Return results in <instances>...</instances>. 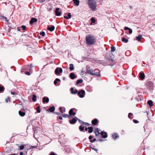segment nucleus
<instances>
[{
  "label": "nucleus",
  "instance_id": "obj_1",
  "mask_svg": "<svg viewBox=\"0 0 155 155\" xmlns=\"http://www.w3.org/2000/svg\"><path fill=\"white\" fill-rule=\"evenodd\" d=\"M86 40L87 44L89 45L94 44L96 42V38L91 35L87 36Z\"/></svg>",
  "mask_w": 155,
  "mask_h": 155
},
{
  "label": "nucleus",
  "instance_id": "obj_2",
  "mask_svg": "<svg viewBox=\"0 0 155 155\" xmlns=\"http://www.w3.org/2000/svg\"><path fill=\"white\" fill-rule=\"evenodd\" d=\"M95 0H88V4L91 10L93 11H96L97 6V3L94 1Z\"/></svg>",
  "mask_w": 155,
  "mask_h": 155
},
{
  "label": "nucleus",
  "instance_id": "obj_3",
  "mask_svg": "<svg viewBox=\"0 0 155 155\" xmlns=\"http://www.w3.org/2000/svg\"><path fill=\"white\" fill-rule=\"evenodd\" d=\"M85 94V91L83 90H81L78 93V95L81 98H83L84 97Z\"/></svg>",
  "mask_w": 155,
  "mask_h": 155
},
{
  "label": "nucleus",
  "instance_id": "obj_4",
  "mask_svg": "<svg viewBox=\"0 0 155 155\" xmlns=\"http://www.w3.org/2000/svg\"><path fill=\"white\" fill-rule=\"evenodd\" d=\"M62 72V70L61 68H57L55 70V73L56 75H58L60 73H61Z\"/></svg>",
  "mask_w": 155,
  "mask_h": 155
},
{
  "label": "nucleus",
  "instance_id": "obj_5",
  "mask_svg": "<svg viewBox=\"0 0 155 155\" xmlns=\"http://www.w3.org/2000/svg\"><path fill=\"white\" fill-rule=\"evenodd\" d=\"M86 73L92 75H97L96 74L94 73L93 70V69H87V70Z\"/></svg>",
  "mask_w": 155,
  "mask_h": 155
},
{
  "label": "nucleus",
  "instance_id": "obj_6",
  "mask_svg": "<svg viewBox=\"0 0 155 155\" xmlns=\"http://www.w3.org/2000/svg\"><path fill=\"white\" fill-rule=\"evenodd\" d=\"M94 73L96 74L97 75H94L98 76L99 77L101 76L100 74V71L98 69H95L94 70H93Z\"/></svg>",
  "mask_w": 155,
  "mask_h": 155
},
{
  "label": "nucleus",
  "instance_id": "obj_7",
  "mask_svg": "<svg viewBox=\"0 0 155 155\" xmlns=\"http://www.w3.org/2000/svg\"><path fill=\"white\" fill-rule=\"evenodd\" d=\"M139 78L142 80L144 79L145 78V75L143 72L141 71L139 73Z\"/></svg>",
  "mask_w": 155,
  "mask_h": 155
},
{
  "label": "nucleus",
  "instance_id": "obj_8",
  "mask_svg": "<svg viewBox=\"0 0 155 155\" xmlns=\"http://www.w3.org/2000/svg\"><path fill=\"white\" fill-rule=\"evenodd\" d=\"M43 102L44 103H47L49 102V98L47 97H44L42 99Z\"/></svg>",
  "mask_w": 155,
  "mask_h": 155
},
{
  "label": "nucleus",
  "instance_id": "obj_9",
  "mask_svg": "<svg viewBox=\"0 0 155 155\" xmlns=\"http://www.w3.org/2000/svg\"><path fill=\"white\" fill-rule=\"evenodd\" d=\"M37 21V19L36 18H32L30 21V23L31 24H33L34 23L36 22Z\"/></svg>",
  "mask_w": 155,
  "mask_h": 155
},
{
  "label": "nucleus",
  "instance_id": "obj_10",
  "mask_svg": "<svg viewBox=\"0 0 155 155\" xmlns=\"http://www.w3.org/2000/svg\"><path fill=\"white\" fill-rule=\"evenodd\" d=\"M59 8H57L55 11V15L57 16H59L61 15V12H59Z\"/></svg>",
  "mask_w": 155,
  "mask_h": 155
},
{
  "label": "nucleus",
  "instance_id": "obj_11",
  "mask_svg": "<svg viewBox=\"0 0 155 155\" xmlns=\"http://www.w3.org/2000/svg\"><path fill=\"white\" fill-rule=\"evenodd\" d=\"M77 119H78V118H74L72 119L71 120H69V122L71 124H74L77 121Z\"/></svg>",
  "mask_w": 155,
  "mask_h": 155
},
{
  "label": "nucleus",
  "instance_id": "obj_12",
  "mask_svg": "<svg viewBox=\"0 0 155 155\" xmlns=\"http://www.w3.org/2000/svg\"><path fill=\"white\" fill-rule=\"evenodd\" d=\"M112 137L113 138L114 140H116V139L118 138L119 137V136L116 133L113 134H112Z\"/></svg>",
  "mask_w": 155,
  "mask_h": 155
},
{
  "label": "nucleus",
  "instance_id": "obj_13",
  "mask_svg": "<svg viewBox=\"0 0 155 155\" xmlns=\"http://www.w3.org/2000/svg\"><path fill=\"white\" fill-rule=\"evenodd\" d=\"M70 90L71 91V93L73 94H76L77 93L78 91V90L77 89H75L74 91V89L73 87H71Z\"/></svg>",
  "mask_w": 155,
  "mask_h": 155
},
{
  "label": "nucleus",
  "instance_id": "obj_14",
  "mask_svg": "<svg viewBox=\"0 0 155 155\" xmlns=\"http://www.w3.org/2000/svg\"><path fill=\"white\" fill-rule=\"evenodd\" d=\"M69 114L70 115H73L74 116L75 115L76 113L75 112H73V109H71L69 112Z\"/></svg>",
  "mask_w": 155,
  "mask_h": 155
},
{
  "label": "nucleus",
  "instance_id": "obj_15",
  "mask_svg": "<svg viewBox=\"0 0 155 155\" xmlns=\"http://www.w3.org/2000/svg\"><path fill=\"white\" fill-rule=\"evenodd\" d=\"M101 135H102V137L104 138H105L107 137V133L106 132H101Z\"/></svg>",
  "mask_w": 155,
  "mask_h": 155
},
{
  "label": "nucleus",
  "instance_id": "obj_16",
  "mask_svg": "<svg viewBox=\"0 0 155 155\" xmlns=\"http://www.w3.org/2000/svg\"><path fill=\"white\" fill-rule=\"evenodd\" d=\"M98 122L97 120V119H95L92 121V124L94 125H96Z\"/></svg>",
  "mask_w": 155,
  "mask_h": 155
},
{
  "label": "nucleus",
  "instance_id": "obj_17",
  "mask_svg": "<svg viewBox=\"0 0 155 155\" xmlns=\"http://www.w3.org/2000/svg\"><path fill=\"white\" fill-rule=\"evenodd\" d=\"M47 29L50 31H53L54 29V26L52 25L51 27H48Z\"/></svg>",
  "mask_w": 155,
  "mask_h": 155
},
{
  "label": "nucleus",
  "instance_id": "obj_18",
  "mask_svg": "<svg viewBox=\"0 0 155 155\" xmlns=\"http://www.w3.org/2000/svg\"><path fill=\"white\" fill-rule=\"evenodd\" d=\"M70 77L72 79H74L76 77V76L73 73L70 74Z\"/></svg>",
  "mask_w": 155,
  "mask_h": 155
},
{
  "label": "nucleus",
  "instance_id": "obj_19",
  "mask_svg": "<svg viewBox=\"0 0 155 155\" xmlns=\"http://www.w3.org/2000/svg\"><path fill=\"white\" fill-rule=\"evenodd\" d=\"M124 30H129V33L130 34H131L132 32V30L128 27H125L124 28Z\"/></svg>",
  "mask_w": 155,
  "mask_h": 155
},
{
  "label": "nucleus",
  "instance_id": "obj_20",
  "mask_svg": "<svg viewBox=\"0 0 155 155\" xmlns=\"http://www.w3.org/2000/svg\"><path fill=\"white\" fill-rule=\"evenodd\" d=\"M5 90L4 87L1 85L0 84V93H2Z\"/></svg>",
  "mask_w": 155,
  "mask_h": 155
},
{
  "label": "nucleus",
  "instance_id": "obj_21",
  "mask_svg": "<svg viewBox=\"0 0 155 155\" xmlns=\"http://www.w3.org/2000/svg\"><path fill=\"white\" fill-rule=\"evenodd\" d=\"M147 104L150 107H152L153 106V102L151 100H149L147 101Z\"/></svg>",
  "mask_w": 155,
  "mask_h": 155
},
{
  "label": "nucleus",
  "instance_id": "obj_22",
  "mask_svg": "<svg viewBox=\"0 0 155 155\" xmlns=\"http://www.w3.org/2000/svg\"><path fill=\"white\" fill-rule=\"evenodd\" d=\"M74 4L77 6H78L79 4V0H73Z\"/></svg>",
  "mask_w": 155,
  "mask_h": 155
},
{
  "label": "nucleus",
  "instance_id": "obj_23",
  "mask_svg": "<svg viewBox=\"0 0 155 155\" xmlns=\"http://www.w3.org/2000/svg\"><path fill=\"white\" fill-rule=\"evenodd\" d=\"M18 113L19 115L21 117L24 116L25 114L24 112H22L21 111H19Z\"/></svg>",
  "mask_w": 155,
  "mask_h": 155
},
{
  "label": "nucleus",
  "instance_id": "obj_24",
  "mask_svg": "<svg viewBox=\"0 0 155 155\" xmlns=\"http://www.w3.org/2000/svg\"><path fill=\"white\" fill-rule=\"evenodd\" d=\"M142 37V36L141 35H139L138 36L136 37V39L139 41H140Z\"/></svg>",
  "mask_w": 155,
  "mask_h": 155
},
{
  "label": "nucleus",
  "instance_id": "obj_25",
  "mask_svg": "<svg viewBox=\"0 0 155 155\" xmlns=\"http://www.w3.org/2000/svg\"><path fill=\"white\" fill-rule=\"evenodd\" d=\"M83 80L82 79L78 80L76 82V85H77L80 83H81L82 82H83Z\"/></svg>",
  "mask_w": 155,
  "mask_h": 155
},
{
  "label": "nucleus",
  "instance_id": "obj_26",
  "mask_svg": "<svg viewBox=\"0 0 155 155\" xmlns=\"http://www.w3.org/2000/svg\"><path fill=\"white\" fill-rule=\"evenodd\" d=\"M55 110V108L54 106H52L49 108V110L51 112H53Z\"/></svg>",
  "mask_w": 155,
  "mask_h": 155
},
{
  "label": "nucleus",
  "instance_id": "obj_27",
  "mask_svg": "<svg viewBox=\"0 0 155 155\" xmlns=\"http://www.w3.org/2000/svg\"><path fill=\"white\" fill-rule=\"evenodd\" d=\"M88 129L89 130L88 132L89 133H91L93 132V128L92 127H88Z\"/></svg>",
  "mask_w": 155,
  "mask_h": 155
},
{
  "label": "nucleus",
  "instance_id": "obj_28",
  "mask_svg": "<svg viewBox=\"0 0 155 155\" xmlns=\"http://www.w3.org/2000/svg\"><path fill=\"white\" fill-rule=\"evenodd\" d=\"M70 67L69 68L70 70L71 71H72L74 69V65L73 64H70Z\"/></svg>",
  "mask_w": 155,
  "mask_h": 155
},
{
  "label": "nucleus",
  "instance_id": "obj_29",
  "mask_svg": "<svg viewBox=\"0 0 155 155\" xmlns=\"http://www.w3.org/2000/svg\"><path fill=\"white\" fill-rule=\"evenodd\" d=\"M32 100L33 101L35 102L36 101V96L35 94L33 95Z\"/></svg>",
  "mask_w": 155,
  "mask_h": 155
},
{
  "label": "nucleus",
  "instance_id": "obj_30",
  "mask_svg": "<svg viewBox=\"0 0 155 155\" xmlns=\"http://www.w3.org/2000/svg\"><path fill=\"white\" fill-rule=\"evenodd\" d=\"M123 42H125V43H127L128 40L127 39H126L125 38H123L122 40Z\"/></svg>",
  "mask_w": 155,
  "mask_h": 155
},
{
  "label": "nucleus",
  "instance_id": "obj_31",
  "mask_svg": "<svg viewBox=\"0 0 155 155\" xmlns=\"http://www.w3.org/2000/svg\"><path fill=\"white\" fill-rule=\"evenodd\" d=\"M18 147L19 148V150H22L24 149L25 146L24 145H21L19 146Z\"/></svg>",
  "mask_w": 155,
  "mask_h": 155
},
{
  "label": "nucleus",
  "instance_id": "obj_32",
  "mask_svg": "<svg viewBox=\"0 0 155 155\" xmlns=\"http://www.w3.org/2000/svg\"><path fill=\"white\" fill-rule=\"evenodd\" d=\"M79 129L81 131H83L84 129V127H82V126H80L79 127Z\"/></svg>",
  "mask_w": 155,
  "mask_h": 155
},
{
  "label": "nucleus",
  "instance_id": "obj_33",
  "mask_svg": "<svg viewBox=\"0 0 155 155\" xmlns=\"http://www.w3.org/2000/svg\"><path fill=\"white\" fill-rule=\"evenodd\" d=\"M91 22L93 23H95V22L96 21V20H95V19L93 17H92L91 18Z\"/></svg>",
  "mask_w": 155,
  "mask_h": 155
},
{
  "label": "nucleus",
  "instance_id": "obj_34",
  "mask_svg": "<svg viewBox=\"0 0 155 155\" xmlns=\"http://www.w3.org/2000/svg\"><path fill=\"white\" fill-rule=\"evenodd\" d=\"M62 116H63V117H69V116L68 115L66 114H62Z\"/></svg>",
  "mask_w": 155,
  "mask_h": 155
},
{
  "label": "nucleus",
  "instance_id": "obj_35",
  "mask_svg": "<svg viewBox=\"0 0 155 155\" xmlns=\"http://www.w3.org/2000/svg\"><path fill=\"white\" fill-rule=\"evenodd\" d=\"M37 111L38 113L40 112V107L39 106H38L37 108Z\"/></svg>",
  "mask_w": 155,
  "mask_h": 155
},
{
  "label": "nucleus",
  "instance_id": "obj_36",
  "mask_svg": "<svg viewBox=\"0 0 155 155\" xmlns=\"http://www.w3.org/2000/svg\"><path fill=\"white\" fill-rule=\"evenodd\" d=\"M115 50V48L114 47H112L111 48V51L112 52H114Z\"/></svg>",
  "mask_w": 155,
  "mask_h": 155
},
{
  "label": "nucleus",
  "instance_id": "obj_37",
  "mask_svg": "<svg viewBox=\"0 0 155 155\" xmlns=\"http://www.w3.org/2000/svg\"><path fill=\"white\" fill-rule=\"evenodd\" d=\"M63 107H60L59 108V109L60 110V111L61 112V113H63Z\"/></svg>",
  "mask_w": 155,
  "mask_h": 155
},
{
  "label": "nucleus",
  "instance_id": "obj_38",
  "mask_svg": "<svg viewBox=\"0 0 155 155\" xmlns=\"http://www.w3.org/2000/svg\"><path fill=\"white\" fill-rule=\"evenodd\" d=\"M40 34L42 36H44L45 35V33L44 32H42L40 33Z\"/></svg>",
  "mask_w": 155,
  "mask_h": 155
},
{
  "label": "nucleus",
  "instance_id": "obj_39",
  "mask_svg": "<svg viewBox=\"0 0 155 155\" xmlns=\"http://www.w3.org/2000/svg\"><path fill=\"white\" fill-rule=\"evenodd\" d=\"M21 28H22V30H25L26 29V26H24V25H22L21 26Z\"/></svg>",
  "mask_w": 155,
  "mask_h": 155
},
{
  "label": "nucleus",
  "instance_id": "obj_40",
  "mask_svg": "<svg viewBox=\"0 0 155 155\" xmlns=\"http://www.w3.org/2000/svg\"><path fill=\"white\" fill-rule=\"evenodd\" d=\"M8 101H10V98L9 97H8L7 99H5V101L6 102H8Z\"/></svg>",
  "mask_w": 155,
  "mask_h": 155
},
{
  "label": "nucleus",
  "instance_id": "obj_41",
  "mask_svg": "<svg viewBox=\"0 0 155 155\" xmlns=\"http://www.w3.org/2000/svg\"><path fill=\"white\" fill-rule=\"evenodd\" d=\"M82 123L83 124L85 125H86L87 126H89L90 124L88 123H86V122H82Z\"/></svg>",
  "mask_w": 155,
  "mask_h": 155
},
{
  "label": "nucleus",
  "instance_id": "obj_42",
  "mask_svg": "<svg viewBox=\"0 0 155 155\" xmlns=\"http://www.w3.org/2000/svg\"><path fill=\"white\" fill-rule=\"evenodd\" d=\"M133 121L135 123H137L139 122L137 120L134 119Z\"/></svg>",
  "mask_w": 155,
  "mask_h": 155
},
{
  "label": "nucleus",
  "instance_id": "obj_43",
  "mask_svg": "<svg viewBox=\"0 0 155 155\" xmlns=\"http://www.w3.org/2000/svg\"><path fill=\"white\" fill-rule=\"evenodd\" d=\"M132 115H133L132 113H129L128 114V117L129 118H131V117H130V116Z\"/></svg>",
  "mask_w": 155,
  "mask_h": 155
},
{
  "label": "nucleus",
  "instance_id": "obj_44",
  "mask_svg": "<svg viewBox=\"0 0 155 155\" xmlns=\"http://www.w3.org/2000/svg\"><path fill=\"white\" fill-rule=\"evenodd\" d=\"M68 17L69 19H70L71 18V15L70 13H69L68 14Z\"/></svg>",
  "mask_w": 155,
  "mask_h": 155
},
{
  "label": "nucleus",
  "instance_id": "obj_45",
  "mask_svg": "<svg viewBox=\"0 0 155 155\" xmlns=\"http://www.w3.org/2000/svg\"><path fill=\"white\" fill-rule=\"evenodd\" d=\"M25 74L28 75H30V72L28 71H25Z\"/></svg>",
  "mask_w": 155,
  "mask_h": 155
},
{
  "label": "nucleus",
  "instance_id": "obj_46",
  "mask_svg": "<svg viewBox=\"0 0 155 155\" xmlns=\"http://www.w3.org/2000/svg\"><path fill=\"white\" fill-rule=\"evenodd\" d=\"M96 140V139H94L93 140H90V141L91 143H93V142H94Z\"/></svg>",
  "mask_w": 155,
  "mask_h": 155
},
{
  "label": "nucleus",
  "instance_id": "obj_47",
  "mask_svg": "<svg viewBox=\"0 0 155 155\" xmlns=\"http://www.w3.org/2000/svg\"><path fill=\"white\" fill-rule=\"evenodd\" d=\"M64 18L66 19H69L68 18V17L67 16H64Z\"/></svg>",
  "mask_w": 155,
  "mask_h": 155
},
{
  "label": "nucleus",
  "instance_id": "obj_48",
  "mask_svg": "<svg viewBox=\"0 0 155 155\" xmlns=\"http://www.w3.org/2000/svg\"><path fill=\"white\" fill-rule=\"evenodd\" d=\"M93 138V137L91 136H90L89 137V139L90 140H91V139Z\"/></svg>",
  "mask_w": 155,
  "mask_h": 155
},
{
  "label": "nucleus",
  "instance_id": "obj_49",
  "mask_svg": "<svg viewBox=\"0 0 155 155\" xmlns=\"http://www.w3.org/2000/svg\"><path fill=\"white\" fill-rule=\"evenodd\" d=\"M39 2H44L45 1V0H38Z\"/></svg>",
  "mask_w": 155,
  "mask_h": 155
},
{
  "label": "nucleus",
  "instance_id": "obj_50",
  "mask_svg": "<svg viewBox=\"0 0 155 155\" xmlns=\"http://www.w3.org/2000/svg\"><path fill=\"white\" fill-rule=\"evenodd\" d=\"M57 81H56L55 80L54 81V84L55 85H56L57 84Z\"/></svg>",
  "mask_w": 155,
  "mask_h": 155
},
{
  "label": "nucleus",
  "instance_id": "obj_51",
  "mask_svg": "<svg viewBox=\"0 0 155 155\" xmlns=\"http://www.w3.org/2000/svg\"><path fill=\"white\" fill-rule=\"evenodd\" d=\"M50 155H57V154H56L54 153H51Z\"/></svg>",
  "mask_w": 155,
  "mask_h": 155
},
{
  "label": "nucleus",
  "instance_id": "obj_52",
  "mask_svg": "<svg viewBox=\"0 0 155 155\" xmlns=\"http://www.w3.org/2000/svg\"><path fill=\"white\" fill-rule=\"evenodd\" d=\"M2 17L4 18L5 19L6 21H7V19L6 17H5L4 16H2Z\"/></svg>",
  "mask_w": 155,
  "mask_h": 155
},
{
  "label": "nucleus",
  "instance_id": "obj_53",
  "mask_svg": "<svg viewBox=\"0 0 155 155\" xmlns=\"http://www.w3.org/2000/svg\"><path fill=\"white\" fill-rule=\"evenodd\" d=\"M55 80L57 81H60V80L58 78H56Z\"/></svg>",
  "mask_w": 155,
  "mask_h": 155
},
{
  "label": "nucleus",
  "instance_id": "obj_54",
  "mask_svg": "<svg viewBox=\"0 0 155 155\" xmlns=\"http://www.w3.org/2000/svg\"><path fill=\"white\" fill-rule=\"evenodd\" d=\"M55 113L57 115H59L60 114V113H59L55 112Z\"/></svg>",
  "mask_w": 155,
  "mask_h": 155
},
{
  "label": "nucleus",
  "instance_id": "obj_55",
  "mask_svg": "<svg viewBox=\"0 0 155 155\" xmlns=\"http://www.w3.org/2000/svg\"><path fill=\"white\" fill-rule=\"evenodd\" d=\"M23 155V152H21L20 153V155Z\"/></svg>",
  "mask_w": 155,
  "mask_h": 155
},
{
  "label": "nucleus",
  "instance_id": "obj_56",
  "mask_svg": "<svg viewBox=\"0 0 155 155\" xmlns=\"http://www.w3.org/2000/svg\"><path fill=\"white\" fill-rule=\"evenodd\" d=\"M58 119H60V120H62V117H58Z\"/></svg>",
  "mask_w": 155,
  "mask_h": 155
},
{
  "label": "nucleus",
  "instance_id": "obj_57",
  "mask_svg": "<svg viewBox=\"0 0 155 155\" xmlns=\"http://www.w3.org/2000/svg\"><path fill=\"white\" fill-rule=\"evenodd\" d=\"M11 93L13 95H15V93L14 92H11Z\"/></svg>",
  "mask_w": 155,
  "mask_h": 155
},
{
  "label": "nucleus",
  "instance_id": "obj_58",
  "mask_svg": "<svg viewBox=\"0 0 155 155\" xmlns=\"http://www.w3.org/2000/svg\"><path fill=\"white\" fill-rule=\"evenodd\" d=\"M63 108L64 109V111L63 112H65V109L64 107H63Z\"/></svg>",
  "mask_w": 155,
  "mask_h": 155
},
{
  "label": "nucleus",
  "instance_id": "obj_59",
  "mask_svg": "<svg viewBox=\"0 0 155 155\" xmlns=\"http://www.w3.org/2000/svg\"><path fill=\"white\" fill-rule=\"evenodd\" d=\"M88 129V128H86V127L85 128V130L86 131H87V130Z\"/></svg>",
  "mask_w": 155,
  "mask_h": 155
},
{
  "label": "nucleus",
  "instance_id": "obj_60",
  "mask_svg": "<svg viewBox=\"0 0 155 155\" xmlns=\"http://www.w3.org/2000/svg\"><path fill=\"white\" fill-rule=\"evenodd\" d=\"M93 149L94 150H95V151H97V149H96V148H94V149Z\"/></svg>",
  "mask_w": 155,
  "mask_h": 155
},
{
  "label": "nucleus",
  "instance_id": "obj_61",
  "mask_svg": "<svg viewBox=\"0 0 155 155\" xmlns=\"http://www.w3.org/2000/svg\"><path fill=\"white\" fill-rule=\"evenodd\" d=\"M79 121L80 123H82V122L81 120H79Z\"/></svg>",
  "mask_w": 155,
  "mask_h": 155
},
{
  "label": "nucleus",
  "instance_id": "obj_62",
  "mask_svg": "<svg viewBox=\"0 0 155 155\" xmlns=\"http://www.w3.org/2000/svg\"><path fill=\"white\" fill-rule=\"evenodd\" d=\"M93 23H92V22H91V23H90V25H93Z\"/></svg>",
  "mask_w": 155,
  "mask_h": 155
},
{
  "label": "nucleus",
  "instance_id": "obj_63",
  "mask_svg": "<svg viewBox=\"0 0 155 155\" xmlns=\"http://www.w3.org/2000/svg\"><path fill=\"white\" fill-rule=\"evenodd\" d=\"M130 52V51H126V53H127V52Z\"/></svg>",
  "mask_w": 155,
  "mask_h": 155
},
{
  "label": "nucleus",
  "instance_id": "obj_64",
  "mask_svg": "<svg viewBox=\"0 0 155 155\" xmlns=\"http://www.w3.org/2000/svg\"><path fill=\"white\" fill-rule=\"evenodd\" d=\"M10 155H15V154H11Z\"/></svg>",
  "mask_w": 155,
  "mask_h": 155
}]
</instances>
